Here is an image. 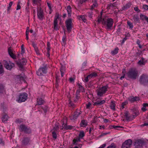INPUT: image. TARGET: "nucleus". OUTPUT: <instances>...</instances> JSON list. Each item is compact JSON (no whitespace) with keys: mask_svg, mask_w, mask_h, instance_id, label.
Returning a JSON list of instances; mask_svg holds the SVG:
<instances>
[{"mask_svg":"<svg viewBox=\"0 0 148 148\" xmlns=\"http://www.w3.org/2000/svg\"><path fill=\"white\" fill-rule=\"evenodd\" d=\"M126 75L130 78L135 79L138 76V72L136 69L132 68L126 73Z\"/></svg>","mask_w":148,"mask_h":148,"instance_id":"nucleus-1","label":"nucleus"},{"mask_svg":"<svg viewBox=\"0 0 148 148\" xmlns=\"http://www.w3.org/2000/svg\"><path fill=\"white\" fill-rule=\"evenodd\" d=\"M108 87L107 85L98 88L96 91L97 95L99 97L103 96L108 90Z\"/></svg>","mask_w":148,"mask_h":148,"instance_id":"nucleus-2","label":"nucleus"},{"mask_svg":"<svg viewBox=\"0 0 148 148\" xmlns=\"http://www.w3.org/2000/svg\"><path fill=\"white\" fill-rule=\"evenodd\" d=\"M27 94L25 92L20 93L16 99V101L19 103H21L25 101L27 98Z\"/></svg>","mask_w":148,"mask_h":148,"instance_id":"nucleus-3","label":"nucleus"},{"mask_svg":"<svg viewBox=\"0 0 148 148\" xmlns=\"http://www.w3.org/2000/svg\"><path fill=\"white\" fill-rule=\"evenodd\" d=\"M114 21L111 18H108L106 20H103V25L107 27L108 29H110L113 25Z\"/></svg>","mask_w":148,"mask_h":148,"instance_id":"nucleus-4","label":"nucleus"},{"mask_svg":"<svg viewBox=\"0 0 148 148\" xmlns=\"http://www.w3.org/2000/svg\"><path fill=\"white\" fill-rule=\"evenodd\" d=\"M19 129L20 132H24L25 134H29L31 132V130L30 128L24 124L21 125Z\"/></svg>","mask_w":148,"mask_h":148,"instance_id":"nucleus-5","label":"nucleus"},{"mask_svg":"<svg viewBox=\"0 0 148 148\" xmlns=\"http://www.w3.org/2000/svg\"><path fill=\"white\" fill-rule=\"evenodd\" d=\"M139 82L140 84L145 85L148 83V75L143 74L140 77Z\"/></svg>","mask_w":148,"mask_h":148,"instance_id":"nucleus-6","label":"nucleus"},{"mask_svg":"<svg viewBox=\"0 0 148 148\" xmlns=\"http://www.w3.org/2000/svg\"><path fill=\"white\" fill-rule=\"evenodd\" d=\"M37 16L38 18L40 20H42L45 18V16L43 10L41 8L38 7L37 8Z\"/></svg>","mask_w":148,"mask_h":148,"instance_id":"nucleus-7","label":"nucleus"},{"mask_svg":"<svg viewBox=\"0 0 148 148\" xmlns=\"http://www.w3.org/2000/svg\"><path fill=\"white\" fill-rule=\"evenodd\" d=\"M47 68L46 66L40 67L38 71L36 72V73L38 75L42 76L47 73Z\"/></svg>","mask_w":148,"mask_h":148,"instance_id":"nucleus-8","label":"nucleus"},{"mask_svg":"<svg viewBox=\"0 0 148 148\" xmlns=\"http://www.w3.org/2000/svg\"><path fill=\"white\" fill-rule=\"evenodd\" d=\"M132 143V140L130 139L125 141L123 143L122 148H130Z\"/></svg>","mask_w":148,"mask_h":148,"instance_id":"nucleus-9","label":"nucleus"},{"mask_svg":"<svg viewBox=\"0 0 148 148\" xmlns=\"http://www.w3.org/2000/svg\"><path fill=\"white\" fill-rule=\"evenodd\" d=\"M66 27L67 30L69 32H71L72 28V22L71 19L67 20L66 21Z\"/></svg>","mask_w":148,"mask_h":148,"instance_id":"nucleus-10","label":"nucleus"},{"mask_svg":"<svg viewBox=\"0 0 148 148\" xmlns=\"http://www.w3.org/2000/svg\"><path fill=\"white\" fill-rule=\"evenodd\" d=\"M59 127L58 126H55L51 130L53 138L54 139H56L57 137L56 134L57 132L59 130Z\"/></svg>","mask_w":148,"mask_h":148,"instance_id":"nucleus-11","label":"nucleus"},{"mask_svg":"<svg viewBox=\"0 0 148 148\" xmlns=\"http://www.w3.org/2000/svg\"><path fill=\"white\" fill-rule=\"evenodd\" d=\"M59 15L58 14H57L55 16L54 18V27L53 28L54 30H56L58 29V19L59 18Z\"/></svg>","mask_w":148,"mask_h":148,"instance_id":"nucleus-12","label":"nucleus"},{"mask_svg":"<svg viewBox=\"0 0 148 148\" xmlns=\"http://www.w3.org/2000/svg\"><path fill=\"white\" fill-rule=\"evenodd\" d=\"M14 66V64L12 63L10 61L8 62L6 61L4 64V66L5 68L9 70H10Z\"/></svg>","mask_w":148,"mask_h":148,"instance_id":"nucleus-13","label":"nucleus"},{"mask_svg":"<svg viewBox=\"0 0 148 148\" xmlns=\"http://www.w3.org/2000/svg\"><path fill=\"white\" fill-rule=\"evenodd\" d=\"M81 114V112L80 111L75 112L73 115L70 116V119L74 120L76 119Z\"/></svg>","mask_w":148,"mask_h":148,"instance_id":"nucleus-14","label":"nucleus"},{"mask_svg":"<svg viewBox=\"0 0 148 148\" xmlns=\"http://www.w3.org/2000/svg\"><path fill=\"white\" fill-rule=\"evenodd\" d=\"M128 100L131 103L138 101L139 100V98L137 97H134L133 96H130L128 98Z\"/></svg>","mask_w":148,"mask_h":148,"instance_id":"nucleus-15","label":"nucleus"},{"mask_svg":"<svg viewBox=\"0 0 148 148\" xmlns=\"http://www.w3.org/2000/svg\"><path fill=\"white\" fill-rule=\"evenodd\" d=\"M77 84L78 86L79 90H78L79 91V92H84V87L82 86V83H79V82L77 83Z\"/></svg>","mask_w":148,"mask_h":148,"instance_id":"nucleus-16","label":"nucleus"},{"mask_svg":"<svg viewBox=\"0 0 148 148\" xmlns=\"http://www.w3.org/2000/svg\"><path fill=\"white\" fill-rule=\"evenodd\" d=\"M30 140L29 138L28 137H25L23 139L22 142V144L26 145H27L29 143Z\"/></svg>","mask_w":148,"mask_h":148,"instance_id":"nucleus-17","label":"nucleus"},{"mask_svg":"<svg viewBox=\"0 0 148 148\" xmlns=\"http://www.w3.org/2000/svg\"><path fill=\"white\" fill-rule=\"evenodd\" d=\"M147 62V60H145L144 58H142L138 62V64L140 65H145Z\"/></svg>","mask_w":148,"mask_h":148,"instance_id":"nucleus-18","label":"nucleus"},{"mask_svg":"<svg viewBox=\"0 0 148 148\" xmlns=\"http://www.w3.org/2000/svg\"><path fill=\"white\" fill-rule=\"evenodd\" d=\"M116 106L115 101H111L110 105V107L112 110L114 111L115 110V106Z\"/></svg>","mask_w":148,"mask_h":148,"instance_id":"nucleus-19","label":"nucleus"},{"mask_svg":"<svg viewBox=\"0 0 148 148\" xmlns=\"http://www.w3.org/2000/svg\"><path fill=\"white\" fill-rule=\"evenodd\" d=\"M105 102V101L103 100L101 101H97L96 102L94 103L93 105L99 106L104 104Z\"/></svg>","mask_w":148,"mask_h":148,"instance_id":"nucleus-20","label":"nucleus"},{"mask_svg":"<svg viewBox=\"0 0 148 148\" xmlns=\"http://www.w3.org/2000/svg\"><path fill=\"white\" fill-rule=\"evenodd\" d=\"M133 19L134 20V22L139 23L140 19L138 15H134L133 16Z\"/></svg>","mask_w":148,"mask_h":148,"instance_id":"nucleus-21","label":"nucleus"},{"mask_svg":"<svg viewBox=\"0 0 148 148\" xmlns=\"http://www.w3.org/2000/svg\"><path fill=\"white\" fill-rule=\"evenodd\" d=\"M140 19L142 21L145 20L147 22H148V17L145 15L141 14L140 15Z\"/></svg>","mask_w":148,"mask_h":148,"instance_id":"nucleus-22","label":"nucleus"},{"mask_svg":"<svg viewBox=\"0 0 148 148\" xmlns=\"http://www.w3.org/2000/svg\"><path fill=\"white\" fill-rule=\"evenodd\" d=\"M93 15L92 11L87 12L85 14L86 16H88L90 19H92Z\"/></svg>","mask_w":148,"mask_h":148,"instance_id":"nucleus-23","label":"nucleus"},{"mask_svg":"<svg viewBox=\"0 0 148 148\" xmlns=\"http://www.w3.org/2000/svg\"><path fill=\"white\" fill-rule=\"evenodd\" d=\"M62 126L66 130H71L73 128V127L70 125H67L66 124L64 123L63 124Z\"/></svg>","mask_w":148,"mask_h":148,"instance_id":"nucleus-24","label":"nucleus"},{"mask_svg":"<svg viewBox=\"0 0 148 148\" xmlns=\"http://www.w3.org/2000/svg\"><path fill=\"white\" fill-rule=\"evenodd\" d=\"M85 15H79L77 17L79 20H82L83 22L86 23V22L87 20L85 18Z\"/></svg>","mask_w":148,"mask_h":148,"instance_id":"nucleus-25","label":"nucleus"},{"mask_svg":"<svg viewBox=\"0 0 148 148\" xmlns=\"http://www.w3.org/2000/svg\"><path fill=\"white\" fill-rule=\"evenodd\" d=\"M51 44L49 42H48L47 43V54L49 56H50V51L51 50Z\"/></svg>","mask_w":148,"mask_h":148,"instance_id":"nucleus-26","label":"nucleus"},{"mask_svg":"<svg viewBox=\"0 0 148 148\" xmlns=\"http://www.w3.org/2000/svg\"><path fill=\"white\" fill-rule=\"evenodd\" d=\"M80 125L81 127H85L87 125V122L86 120H82L80 123Z\"/></svg>","mask_w":148,"mask_h":148,"instance_id":"nucleus-27","label":"nucleus"},{"mask_svg":"<svg viewBox=\"0 0 148 148\" xmlns=\"http://www.w3.org/2000/svg\"><path fill=\"white\" fill-rule=\"evenodd\" d=\"M68 14L69 16H71V8L70 6H68L66 8Z\"/></svg>","mask_w":148,"mask_h":148,"instance_id":"nucleus-28","label":"nucleus"},{"mask_svg":"<svg viewBox=\"0 0 148 148\" xmlns=\"http://www.w3.org/2000/svg\"><path fill=\"white\" fill-rule=\"evenodd\" d=\"M81 141V140L78 138H75L73 140L72 144L73 145H77L78 142Z\"/></svg>","mask_w":148,"mask_h":148,"instance_id":"nucleus-29","label":"nucleus"},{"mask_svg":"<svg viewBox=\"0 0 148 148\" xmlns=\"http://www.w3.org/2000/svg\"><path fill=\"white\" fill-rule=\"evenodd\" d=\"M140 140H138L136 141L135 142V145L136 146L135 148H142L141 146L139 144L140 143Z\"/></svg>","mask_w":148,"mask_h":148,"instance_id":"nucleus-30","label":"nucleus"},{"mask_svg":"<svg viewBox=\"0 0 148 148\" xmlns=\"http://www.w3.org/2000/svg\"><path fill=\"white\" fill-rule=\"evenodd\" d=\"M44 102V101L42 98L38 99H37V105H41L43 104Z\"/></svg>","mask_w":148,"mask_h":148,"instance_id":"nucleus-31","label":"nucleus"},{"mask_svg":"<svg viewBox=\"0 0 148 148\" xmlns=\"http://www.w3.org/2000/svg\"><path fill=\"white\" fill-rule=\"evenodd\" d=\"M8 115H3L2 118V121L3 122L5 123L8 120Z\"/></svg>","mask_w":148,"mask_h":148,"instance_id":"nucleus-32","label":"nucleus"},{"mask_svg":"<svg viewBox=\"0 0 148 148\" xmlns=\"http://www.w3.org/2000/svg\"><path fill=\"white\" fill-rule=\"evenodd\" d=\"M84 136L85 134L84 131H80L78 135L79 137L78 138L81 139H82Z\"/></svg>","mask_w":148,"mask_h":148,"instance_id":"nucleus-33","label":"nucleus"},{"mask_svg":"<svg viewBox=\"0 0 148 148\" xmlns=\"http://www.w3.org/2000/svg\"><path fill=\"white\" fill-rule=\"evenodd\" d=\"M122 127L118 125H111L110 126V128H114L115 129L119 130L120 128H123Z\"/></svg>","mask_w":148,"mask_h":148,"instance_id":"nucleus-34","label":"nucleus"},{"mask_svg":"<svg viewBox=\"0 0 148 148\" xmlns=\"http://www.w3.org/2000/svg\"><path fill=\"white\" fill-rule=\"evenodd\" d=\"M24 73H22L20 75L17 76V78L19 79L20 81L24 80V77L23 76Z\"/></svg>","mask_w":148,"mask_h":148,"instance_id":"nucleus-35","label":"nucleus"},{"mask_svg":"<svg viewBox=\"0 0 148 148\" xmlns=\"http://www.w3.org/2000/svg\"><path fill=\"white\" fill-rule=\"evenodd\" d=\"M4 91V86L2 84H0V94L3 93Z\"/></svg>","mask_w":148,"mask_h":148,"instance_id":"nucleus-36","label":"nucleus"},{"mask_svg":"<svg viewBox=\"0 0 148 148\" xmlns=\"http://www.w3.org/2000/svg\"><path fill=\"white\" fill-rule=\"evenodd\" d=\"M118 48L116 47L114 50L111 51V53L112 55H115L118 53Z\"/></svg>","mask_w":148,"mask_h":148,"instance_id":"nucleus-37","label":"nucleus"},{"mask_svg":"<svg viewBox=\"0 0 148 148\" xmlns=\"http://www.w3.org/2000/svg\"><path fill=\"white\" fill-rule=\"evenodd\" d=\"M88 75L90 77V79L92 77H96L97 76V74L95 72H93Z\"/></svg>","mask_w":148,"mask_h":148,"instance_id":"nucleus-38","label":"nucleus"},{"mask_svg":"<svg viewBox=\"0 0 148 148\" xmlns=\"http://www.w3.org/2000/svg\"><path fill=\"white\" fill-rule=\"evenodd\" d=\"M79 92H77V91L76 94L75 99V101H77L80 98V97Z\"/></svg>","mask_w":148,"mask_h":148,"instance_id":"nucleus-39","label":"nucleus"},{"mask_svg":"<svg viewBox=\"0 0 148 148\" xmlns=\"http://www.w3.org/2000/svg\"><path fill=\"white\" fill-rule=\"evenodd\" d=\"M127 25L129 26V28L132 29L133 27V23L130 22L129 21H128L127 22Z\"/></svg>","mask_w":148,"mask_h":148,"instance_id":"nucleus-40","label":"nucleus"},{"mask_svg":"<svg viewBox=\"0 0 148 148\" xmlns=\"http://www.w3.org/2000/svg\"><path fill=\"white\" fill-rule=\"evenodd\" d=\"M128 103L127 101H125L123 102L122 103L121 107V109H123L125 107L124 106Z\"/></svg>","mask_w":148,"mask_h":148,"instance_id":"nucleus-41","label":"nucleus"},{"mask_svg":"<svg viewBox=\"0 0 148 148\" xmlns=\"http://www.w3.org/2000/svg\"><path fill=\"white\" fill-rule=\"evenodd\" d=\"M132 5L130 2L128 3L125 5L124 6V7L125 9H128Z\"/></svg>","mask_w":148,"mask_h":148,"instance_id":"nucleus-42","label":"nucleus"},{"mask_svg":"<svg viewBox=\"0 0 148 148\" xmlns=\"http://www.w3.org/2000/svg\"><path fill=\"white\" fill-rule=\"evenodd\" d=\"M25 49L24 47V45L22 44L21 46V54L23 55L25 53Z\"/></svg>","mask_w":148,"mask_h":148,"instance_id":"nucleus-43","label":"nucleus"},{"mask_svg":"<svg viewBox=\"0 0 148 148\" xmlns=\"http://www.w3.org/2000/svg\"><path fill=\"white\" fill-rule=\"evenodd\" d=\"M98 6V4H92L91 6V8H90V10L91 11L93 10H95V8H97Z\"/></svg>","mask_w":148,"mask_h":148,"instance_id":"nucleus-44","label":"nucleus"},{"mask_svg":"<svg viewBox=\"0 0 148 148\" xmlns=\"http://www.w3.org/2000/svg\"><path fill=\"white\" fill-rule=\"evenodd\" d=\"M98 6V4H92L91 6V8H90V10L91 11L93 10H95V8H97Z\"/></svg>","mask_w":148,"mask_h":148,"instance_id":"nucleus-45","label":"nucleus"},{"mask_svg":"<svg viewBox=\"0 0 148 148\" xmlns=\"http://www.w3.org/2000/svg\"><path fill=\"white\" fill-rule=\"evenodd\" d=\"M107 148H116V146L114 143H112L108 146Z\"/></svg>","mask_w":148,"mask_h":148,"instance_id":"nucleus-46","label":"nucleus"},{"mask_svg":"<svg viewBox=\"0 0 148 148\" xmlns=\"http://www.w3.org/2000/svg\"><path fill=\"white\" fill-rule=\"evenodd\" d=\"M69 106L73 108H74L75 106V105L71 101H70L69 102Z\"/></svg>","mask_w":148,"mask_h":148,"instance_id":"nucleus-47","label":"nucleus"},{"mask_svg":"<svg viewBox=\"0 0 148 148\" xmlns=\"http://www.w3.org/2000/svg\"><path fill=\"white\" fill-rule=\"evenodd\" d=\"M125 70H123L122 71V73L123 74V75L122 76H121L120 78V79L121 80H122L125 77Z\"/></svg>","mask_w":148,"mask_h":148,"instance_id":"nucleus-48","label":"nucleus"},{"mask_svg":"<svg viewBox=\"0 0 148 148\" xmlns=\"http://www.w3.org/2000/svg\"><path fill=\"white\" fill-rule=\"evenodd\" d=\"M89 79H90V77L89 76H88V75L87 76L85 77V78L84 80H83V81L84 82H86L88 81Z\"/></svg>","mask_w":148,"mask_h":148,"instance_id":"nucleus-49","label":"nucleus"},{"mask_svg":"<svg viewBox=\"0 0 148 148\" xmlns=\"http://www.w3.org/2000/svg\"><path fill=\"white\" fill-rule=\"evenodd\" d=\"M110 133V132L102 133L99 136V137L100 138L101 137H102L103 136L106 135L107 134H109Z\"/></svg>","mask_w":148,"mask_h":148,"instance_id":"nucleus-50","label":"nucleus"},{"mask_svg":"<svg viewBox=\"0 0 148 148\" xmlns=\"http://www.w3.org/2000/svg\"><path fill=\"white\" fill-rule=\"evenodd\" d=\"M12 4H13L12 2L11 1L9 3V5H8V9H7L8 11H9L10 10V9L11 8V7L12 5Z\"/></svg>","mask_w":148,"mask_h":148,"instance_id":"nucleus-51","label":"nucleus"},{"mask_svg":"<svg viewBox=\"0 0 148 148\" xmlns=\"http://www.w3.org/2000/svg\"><path fill=\"white\" fill-rule=\"evenodd\" d=\"M34 49L35 51V52H36V54L37 55H40V52H39V51L38 49V47H37V48Z\"/></svg>","mask_w":148,"mask_h":148,"instance_id":"nucleus-52","label":"nucleus"},{"mask_svg":"<svg viewBox=\"0 0 148 148\" xmlns=\"http://www.w3.org/2000/svg\"><path fill=\"white\" fill-rule=\"evenodd\" d=\"M103 20H104L102 19V18L101 16H99L98 17V22L99 23L101 22L102 21V22L103 21Z\"/></svg>","mask_w":148,"mask_h":148,"instance_id":"nucleus-53","label":"nucleus"},{"mask_svg":"<svg viewBox=\"0 0 148 148\" xmlns=\"http://www.w3.org/2000/svg\"><path fill=\"white\" fill-rule=\"evenodd\" d=\"M91 104L90 102H88L87 104L86 105V108L87 109H90L91 107Z\"/></svg>","mask_w":148,"mask_h":148,"instance_id":"nucleus-54","label":"nucleus"},{"mask_svg":"<svg viewBox=\"0 0 148 148\" xmlns=\"http://www.w3.org/2000/svg\"><path fill=\"white\" fill-rule=\"evenodd\" d=\"M32 11L33 13V15L34 16L36 14V8L34 7H32Z\"/></svg>","mask_w":148,"mask_h":148,"instance_id":"nucleus-55","label":"nucleus"},{"mask_svg":"<svg viewBox=\"0 0 148 148\" xmlns=\"http://www.w3.org/2000/svg\"><path fill=\"white\" fill-rule=\"evenodd\" d=\"M143 8L145 10H148V5H143Z\"/></svg>","mask_w":148,"mask_h":148,"instance_id":"nucleus-56","label":"nucleus"},{"mask_svg":"<svg viewBox=\"0 0 148 148\" xmlns=\"http://www.w3.org/2000/svg\"><path fill=\"white\" fill-rule=\"evenodd\" d=\"M60 72H64L65 69L64 67L63 66H62L60 69Z\"/></svg>","mask_w":148,"mask_h":148,"instance_id":"nucleus-57","label":"nucleus"},{"mask_svg":"<svg viewBox=\"0 0 148 148\" xmlns=\"http://www.w3.org/2000/svg\"><path fill=\"white\" fill-rule=\"evenodd\" d=\"M40 1L38 0H33V4L35 5L37 4Z\"/></svg>","mask_w":148,"mask_h":148,"instance_id":"nucleus-58","label":"nucleus"},{"mask_svg":"<svg viewBox=\"0 0 148 148\" xmlns=\"http://www.w3.org/2000/svg\"><path fill=\"white\" fill-rule=\"evenodd\" d=\"M134 10L135 11L137 12H139L140 11L137 7H135L134 8Z\"/></svg>","mask_w":148,"mask_h":148,"instance_id":"nucleus-59","label":"nucleus"},{"mask_svg":"<svg viewBox=\"0 0 148 148\" xmlns=\"http://www.w3.org/2000/svg\"><path fill=\"white\" fill-rule=\"evenodd\" d=\"M10 56L12 57V58L14 59H15L16 58V56L13 53H12L9 54Z\"/></svg>","mask_w":148,"mask_h":148,"instance_id":"nucleus-60","label":"nucleus"},{"mask_svg":"<svg viewBox=\"0 0 148 148\" xmlns=\"http://www.w3.org/2000/svg\"><path fill=\"white\" fill-rule=\"evenodd\" d=\"M125 116L126 117V118L127 119H129V116H128V112H126L125 113Z\"/></svg>","mask_w":148,"mask_h":148,"instance_id":"nucleus-61","label":"nucleus"},{"mask_svg":"<svg viewBox=\"0 0 148 148\" xmlns=\"http://www.w3.org/2000/svg\"><path fill=\"white\" fill-rule=\"evenodd\" d=\"M19 2H18V3L17 4V6L16 8V10H20L21 8V6L20 5Z\"/></svg>","mask_w":148,"mask_h":148,"instance_id":"nucleus-62","label":"nucleus"},{"mask_svg":"<svg viewBox=\"0 0 148 148\" xmlns=\"http://www.w3.org/2000/svg\"><path fill=\"white\" fill-rule=\"evenodd\" d=\"M66 37L65 35H64L63 36L62 38V41L63 43H65V42L66 41Z\"/></svg>","mask_w":148,"mask_h":148,"instance_id":"nucleus-63","label":"nucleus"},{"mask_svg":"<svg viewBox=\"0 0 148 148\" xmlns=\"http://www.w3.org/2000/svg\"><path fill=\"white\" fill-rule=\"evenodd\" d=\"M47 3L49 9L50 10H51V4L48 2H47Z\"/></svg>","mask_w":148,"mask_h":148,"instance_id":"nucleus-64","label":"nucleus"}]
</instances>
